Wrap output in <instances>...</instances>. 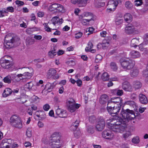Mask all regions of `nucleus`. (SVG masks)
<instances>
[{
  "label": "nucleus",
  "instance_id": "obj_1",
  "mask_svg": "<svg viewBox=\"0 0 148 148\" xmlns=\"http://www.w3.org/2000/svg\"><path fill=\"white\" fill-rule=\"evenodd\" d=\"M10 124L15 128L21 129L23 127L21 118L17 114H14L10 118L9 121Z\"/></svg>",
  "mask_w": 148,
  "mask_h": 148
},
{
  "label": "nucleus",
  "instance_id": "obj_2",
  "mask_svg": "<svg viewBox=\"0 0 148 148\" xmlns=\"http://www.w3.org/2000/svg\"><path fill=\"white\" fill-rule=\"evenodd\" d=\"M121 114L125 121H129V120L134 119L136 116L134 111L129 109H127L126 110L123 109Z\"/></svg>",
  "mask_w": 148,
  "mask_h": 148
},
{
  "label": "nucleus",
  "instance_id": "obj_3",
  "mask_svg": "<svg viewBox=\"0 0 148 148\" xmlns=\"http://www.w3.org/2000/svg\"><path fill=\"white\" fill-rule=\"evenodd\" d=\"M120 62L122 67L124 69L127 70L132 69L135 64L134 61L128 58L121 59Z\"/></svg>",
  "mask_w": 148,
  "mask_h": 148
},
{
  "label": "nucleus",
  "instance_id": "obj_4",
  "mask_svg": "<svg viewBox=\"0 0 148 148\" xmlns=\"http://www.w3.org/2000/svg\"><path fill=\"white\" fill-rule=\"evenodd\" d=\"M109 128L113 132H121L124 131L126 127V124H123L120 126L116 125L111 123H108Z\"/></svg>",
  "mask_w": 148,
  "mask_h": 148
},
{
  "label": "nucleus",
  "instance_id": "obj_5",
  "mask_svg": "<svg viewBox=\"0 0 148 148\" xmlns=\"http://www.w3.org/2000/svg\"><path fill=\"white\" fill-rule=\"evenodd\" d=\"M50 11H56V12H63L65 11L63 6L58 3H54L50 5L48 8Z\"/></svg>",
  "mask_w": 148,
  "mask_h": 148
},
{
  "label": "nucleus",
  "instance_id": "obj_6",
  "mask_svg": "<svg viewBox=\"0 0 148 148\" xmlns=\"http://www.w3.org/2000/svg\"><path fill=\"white\" fill-rule=\"evenodd\" d=\"M54 135V134L52 135V138L51 140L53 144L52 147L53 148H59L61 146V144L60 142V137L58 135L56 136Z\"/></svg>",
  "mask_w": 148,
  "mask_h": 148
},
{
  "label": "nucleus",
  "instance_id": "obj_7",
  "mask_svg": "<svg viewBox=\"0 0 148 148\" xmlns=\"http://www.w3.org/2000/svg\"><path fill=\"white\" fill-rule=\"evenodd\" d=\"M9 37H11L9 35H6L5 39L4 45L5 47L7 48H10L13 46V44L15 43L16 41L15 37H12L10 40H7L6 38Z\"/></svg>",
  "mask_w": 148,
  "mask_h": 148
},
{
  "label": "nucleus",
  "instance_id": "obj_8",
  "mask_svg": "<svg viewBox=\"0 0 148 148\" xmlns=\"http://www.w3.org/2000/svg\"><path fill=\"white\" fill-rule=\"evenodd\" d=\"M120 106L112 107V106L108 105L107 110L109 113L112 116H114L118 114L121 109Z\"/></svg>",
  "mask_w": 148,
  "mask_h": 148
},
{
  "label": "nucleus",
  "instance_id": "obj_9",
  "mask_svg": "<svg viewBox=\"0 0 148 148\" xmlns=\"http://www.w3.org/2000/svg\"><path fill=\"white\" fill-rule=\"evenodd\" d=\"M6 57L9 58L8 56H6L1 58L0 60V64L3 68L8 69L10 67V62L9 60H6Z\"/></svg>",
  "mask_w": 148,
  "mask_h": 148
},
{
  "label": "nucleus",
  "instance_id": "obj_10",
  "mask_svg": "<svg viewBox=\"0 0 148 148\" xmlns=\"http://www.w3.org/2000/svg\"><path fill=\"white\" fill-rule=\"evenodd\" d=\"M98 119L99 121L95 126V129L98 131H101L104 129L105 123L104 119L102 117H100Z\"/></svg>",
  "mask_w": 148,
  "mask_h": 148
},
{
  "label": "nucleus",
  "instance_id": "obj_11",
  "mask_svg": "<svg viewBox=\"0 0 148 148\" xmlns=\"http://www.w3.org/2000/svg\"><path fill=\"white\" fill-rule=\"evenodd\" d=\"M102 136L104 138L111 140L114 138V135L112 132L110 130H105L102 133Z\"/></svg>",
  "mask_w": 148,
  "mask_h": 148
},
{
  "label": "nucleus",
  "instance_id": "obj_12",
  "mask_svg": "<svg viewBox=\"0 0 148 148\" xmlns=\"http://www.w3.org/2000/svg\"><path fill=\"white\" fill-rule=\"evenodd\" d=\"M125 32L128 34H136L137 32L135 29L134 27L131 24H129L125 27Z\"/></svg>",
  "mask_w": 148,
  "mask_h": 148
},
{
  "label": "nucleus",
  "instance_id": "obj_13",
  "mask_svg": "<svg viewBox=\"0 0 148 148\" xmlns=\"http://www.w3.org/2000/svg\"><path fill=\"white\" fill-rule=\"evenodd\" d=\"M116 117V119H111L110 120V123L119 126L122 125L123 124H126L125 121L123 120V119L119 117Z\"/></svg>",
  "mask_w": 148,
  "mask_h": 148
},
{
  "label": "nucleus",
  "instance_id": "obj_14",
  "mask_svg": "<svg viewBox=\"0 0 148 148\" xmlns=\"http://www.w3.org/2000/svg\"><path fill=\"white\" fill-rule=\"evenodd\" d=\"M79 123V120H76L74 123H73V124L71 127V130L74 131V134L75 137L77 138H78V136L80 135V132L79 131L77 132V134L75 130L77 129V127L78 126Z\"/></svg>",
  "mask_w": 148,
  "mask_h": 148
},
{
  "label": "nucleus",
  "instance_id": "obj_15",
  "mask_svg": "<svg viewBox=\"0 0 148 148\" xmlns=\"http://www.w3.org/2000/svg\"><path fill=\"white\" fill-rule=\"evenodd\" d=\"M122 99L120 97H114L109 100L107 105L110 106L111 103L120 104L121 103Z\"/></svg>",
  "mask_w": 148,
  "mask_h": 148
},
{
  "label": "nucleus",
  "instance_id": "obj_16",
  "mask_svg": "<svg viewBox=\"0 0 148 148\" xmlns=\"http://www.w3.org/2000/svg\"><path fill=\"white\" fill-rule=\"evenodd\" d=\"M122 88L126 91H132V86L127 82H124L122 84Z\"/></svg>",
  "mask_w": 148,
  "mask_h": 148
},
{
  "label": "nucleus",
  "instance_id": "obj_17",
  "mask_svg": "<svg viewBox=\"0 0 148 148\" xmlns=\"http://www.w3.org/2000/svg\"><path fill=\"white\" fill-rule=\"evenodd\" d=\"M53 24L55 25L56 24L59 23L60 25L62 24L63 22V20L62 18L60 19L58 16H57L52 18L51 19Z\"/></svg>",
  "mask_w": 148,
  "mask_h": 148
},
{
  "label": "nucleus",
  "instance_id": "obj_18",
  "mask_svg": "<svg viewBox=\"0 0 148 148\" xmlns=\"http://www.w3.org/2000/svg\"><path fill=\"white\" fill-rule=\"evenodd\" d=\"M11 76L13 79L15 80L16 81L18 82L21 80L24 79L22 77V74H19L16 75V74H11Z\"/></svg>",
  "mask_w": 148,
  "mask_h": 148
},
{
  "label": "nucleus",
  "instance_id": "obj_19",
  "mask_svg": "<svg viewBox=\"0 0 148 148\" xmlns=\"http://www.w3.org/2000/svg\"><path fill=\"white\" fill-rule=\"evenodd\" d=\"M139 101L140 102L143 104H146L147 102V97L145 95L142 94H140L139 96Z\"/></svg>",
  "mask_w": 148,
  "mask_h": 148
},
{
  "label": "nucleus",
  "instance_id": "obj_20",
  "mask_svg": "<svg viewBox=\"0 0 148 148\" xmlns=\"http://www.w3.org/2000/svg\"><path fill=\"white\" fill-rule=\"evenodd\" d=\"M56 114L61 118H64L66 116V112L60 108H58L56 110Z\"/></svg>",
  "mask_w": 148,
  "mask_h": 148
},
{
  "label": "nucleus",
  "instance_id": "obj_21",
  "mask_svg": "<svg viewBox=\"0 0 148 148\" xmlns=\"http://www.w3.org/2000/svg\"><path fill=\"white\" fill-rule=\"evenodd\" d=\"M71 2L73 4H81L82 6H85L88 0H71Z\"/></svg>",
  "mask_w": 148,
  "mask_h": 148
},
{
  "label": "nucleus",
  "instance_id": "obj_22",
  "mask_svg": "<svg viewBox=\"0 0 148 148\" xmlns=\"http://www.w3.org/2000/svg\"><path fill=\"white\" fill-rule=\"evenodd\" d=\"M12 93V90L9 88H7L4 90L2 95L3 97H6L11 95Z\"/></svg>",
  "mask_w": 148,
  "mask_h": 148
},
{
  "label": "nucleus",
  "instance_id": "obj_23",
  "mask_svg": "<svg viewBox=\"0 0 148 148\" xmlns=\"http://www.w3.org/2000/svg\"><path fill=\"white\" fill-rule=\"evenodd\" d=\"M108 99V97L106 94H103L100 97L99 102L102 104L105 103Z\"/></svg>",
  "mask_w": 148,
  "mask_h": 148
},
{
  "label": "nucleus",
  "instance_id": "obj_24",
  "mask_svg": "<svg viewBox=\"0 0 148 148\" xmlns=\"http://www.w3.org/2000/svg\"><path fill=\"white\" fill-rule=\"evenodd\" d=\"M130 55L132 58H138L140 56V54L138 51L134 50L130 52Z\"/></svg>",
  "mask_w": 148,
  "mask_h": 148
},
{
  "label": "nucleus",
  "instance_id": "obj_25",
  "mask_svg": "<svg viewBox=\"0 0 148 148\" xmlns=\"http://www.w3.org/2000/svg\"><path fill=\"white\" fill-rule=\"evenodd\" d=\"M139 38H134L131 41L130 45L132 47H136L139 44Z\"/></svg>",
  "mask_w": 148,
  "mask_h": 148
},
{
  "label": "nucleus",
  "instance_id": "obj_26",
  "mask_svg": "<svg viewBox=\"0 0 148 148\" xmlns=\"http://www.w3.org/2000/svg\"><path fill=\"white\" fill-rule=\"evenodd\" d=\"M125 21L127 23H130L131 22L132 19V15L129 13L125 14L124 16Z\"/></svg>",
  "mask_w": 148,
  "mask_h": 148
},
{
  "label": "nucleus",
  "instance_id": "obj_27",
  "mask_svg": "<svg viewBox=\"0 0 148 148\" xmlns=\"http://www.w3.org/2000/svg\"><path fill=\"white\" fill-rule=\"evenodd\" d=\"M37 112H39V114H37L36 116L40 119L43 120L46 118V115L45 114V112L43 111H38Z\"/></svg>",
  "mask_w": 148,
  "mask_h": 148
},
{
  "label": "nucleus",
  "instance_id": "obj_28",
  "mask_svg": "<svg viewBox=\"0 0 148 148\" xmlns=\"http://www.w3.org/2000/svg\"><path fill=\"white\" fill-rule=\"evenodd\" d=\"M57 73L56 71L53 69H51L49 70V72L47 74V76L48 78L53 77L55 74Z\"/></svg>",
  "mask_w": 148,
  "mask_h": 148
},
{
  "label": "nucleus",
  "instance_id": "obj_29",
  "mask_svg": "<svg viewBox=\"0 0 148 148\" xmlns=\"http://www.w3.org/2000/svg\"><path fill=\"white\" fill-rule=\"evenodd\" d=\"M133 86L135 89H138L141 88L142 84L139 81H136L134 82Z\"/></svg>",
  "mask_w": 148,
  "mask_h": 148
},
{
  "label": "nucleus",
  "instance_id": "obj_30",
  "mask_svg": "<svg viewBox=\"0 0 148 148\" xmlns=\"http://www.w3.org/2000/svg\"><path fill=\"white\" fill-rule=\"evenodd\" d=\"M33 72H29L28 71L27 72H25L24 73L22 74V77L25 78H29L31 77L32 75Z\"/></svg>",
  "mask_w": 148,
  "mask_h": 148
},
{
  "label": "nucleus",
  "instance_id": "obj_31",
  "mask_svg": "<svg viewBox=\"0 0 148 148\" xmlns=\"http://www.w3.org/2000/svg\"><path fill=\"white\" fill-rule=\"evenodd\" d=\"M139 71L137 69H134L130 72V75L132 77H136L138 74Z\"/></svg>",
  "mask_w": 148,
  "mask_h": 148
},
{
  "label": "nucleus",
  "instance_id": "obj_32",
  "mask_svg": "<svg viewBox=\"0 0 148 148\" xmlns=\"http://www.w3.org/2000/svg\"><path fill=\"white\" fill-rule=\"evenodd\" d=\"M12 78L11 74L5 77L3 79V80L5 83L9 84L11 82Z\"/></svg>",
  "mask_w": 148,
  "mask_h": 148
},
{
  "label": "nucleus",
  "instance_id": "obj_33",
  "mask_svg": "<svg viewBox=\"0 0 148 148\" xmlns=\"http://www.w3.org/2000/svg\"><path fill=\"white\" fill-rule=\"evenodd\" d=\"M125 5L127 9L128 10L131 9L133 8V5L131 2L129 1H127L125 2Z\"/></svg>",
  "mask_w": 148,
  "mask_h": 148
},
{
  "label": "nucleus",
  "instance_id": "obj_34",
  "mask_svg": "<svg viewBox=\"0 0 148 148\" xmlns=\"http://www.w3.org/2000/svg\"><path fill=\"white\" fill-rule=\"evenodd\" d=\"M68 110L71 112H73L75 110V104H67Z\"/></svg>",
  "mask_w": 148,
  "mask_h": 148
},
{
  "label": "nucleus",
  "instance_id": "obj_35",
  "mask_svg": "<svg viewBox=\"0 0 148 148\" xmlns=\"http://www.w3.org/2000/svg\"><path fill=\"white\" fill-rule=\"evenodd\" d=\"M109 75L106 72L103 73L101 79L104 81L108 80L109 79Z\"/></svg>",
  "mask_w": 148,
  "mask_h": 148
},
{
  "label": "nucleus",
  "instance_id": "obj_36",
  "mask_svg": "<svg viewBox=\"0 0 148 148\" xmlns=\"http://www.w3.org/2000/svg\"><path fill=\"white\" fill-rule=\"evenodd\" d=\"M111 92L114 94L116 93L118 95L121 96L123 94V90H121L116 89L112 90L111 91Z\"/></svg>",
  "mask_w": 148,
  "mask_h": 148
},
{
  "label": "nucleus",
  "instance_id": "obj_37",
  "mask_svg": "<svg viewBox=\"0 0 148 148\" xmlns=\"http://www.w3.org/2000/svg\"><path fill=\"white\" fill-rule=\"evenodd\" d=\"M110 68L114 71H116L118 69V66L114 62H111L110 65Z\"/></svg>",
  "mask_w": 148,
  "mask_h": 148
},
{
  "label": "nucleus",
  "instance_id": "obj_38",
  "mask_svg": "<svg viewBox=\"0 0 148 148\" xmlns=\"http://www.w3.org/2000/svg\"><path fill=\"white\" fill-rule=\"evenodd\" d=\"M53 84L50 83H48L46 85L45 89L47 90H49L50 91L53 89Z\"/></svg>",
  "mask_w": 148,
  "mask_h": 148
},
{
  "label": "nucleus",
  "instance_id": "obj_39",
  "mask_svg": "<svg viewBox=\"0 0 148 148\" xmlns=\"http://www.w3.org/2000/svg\"><path fill=\"white\" fill-rule=\"evenodd\" d=\"M140 141L139 137L137 136L134 137L132 140V142L135 144L138 143Z\"/></svg>",
  "mask_w": 148,
  "mask_h": 148
},
{
  "label": "nucleus",
  "instance_id": "obj_40",
  "mask_svg": "<svg viewBox=\"0 0 148 148\" xmlns=\"http://www.w3.org/2000/svg\"><path fill=\"white\" fill-rule=\"evenodd\" d=\"M32 129L30 128H28L26 132V135L28 137H31L32 136Z\"/></svg>",
  "mask_w": 148,
  "mask_h": 148
},
{
  "label": "nucleus",
  "instance_id": "obj_41",
  "mask_svg": "<svg viewBox=\"0 0 148 148\" xmlns=\"http://www.w3.org/2000/svg\"><path fill=\"white\" fill-rule=\"evenodd\" d=\"M93 45L91 42H89L88 44V46L86 47L85 48V51H86L87 52L90 51L91 49L93 47Z\"/></svg>",
  "mask_w": 148,
  "mask_h": 148
},
{
  "label": "nucleus",
  "instance_id": "obj_42",
  "mask_svg": "<svg viewBox=\"0 0 148 148\" xmlns=\"http://www.w3.org/2000/svg\"><path fill=\"white\" fill-rule=\"evenodd\" d=\"M87 132L89 133L93 134L94 132V127L92 126H89L87 128Z\"/></svg>",
  "mask_w": 148,
  "mask_h": 148
},
{
  "label": "nucleus",
  "instance_id": "obj_43",
  "mask_svg": "<svg viewBox=\"0 0 148 148\" xmlns=\"http://www.w3.org/2000/svg\"><path fill=\"white\" fill-rule=\"evenodd\" d=\"M119 3L118 2L116 1V3L112 4V5H111L110 6H109V7H111V8H109V10H114L116 7L117 6L118 4Z\"/></svg>",
  "mask_w": 148,
  "mask_h": 148
},
{
  "label": "nucleus",
  "instance_id": "obj_44",
  "mask_svg": "<svg viewBox=\"0 0 148 148\" xmlns=\"http://www.w3.org/2000/svg\"><path fill=\"white\" fill-rule=\"evenodd\" d=\"M83 15L84 17H88V19L92 18V15L90 13L87 12H84L83 14Z\"/></svg>",
  "mask_w": 148,
  "mask_h": 148
},
{
  "label": "nucleus",
  "instance_id": "obj_45",
  "mask_svg": "<svg viewBox=\"0 0 148 148\" xmlns=\"http://www.w3.org/2000/svg\"><path fill=\"white\" fill-rule=\"evenodd\" d=\"M33 86V83L32 82H28L25 85V87L29 90H30L32 89Z\"/></svg>",
  "mask_w": 148,
  "mask_h": 148
},
{
  "label": "nucleus",
  "instance_id": "obj_46",
  "mask_svg": "<svg viewBox=\"0 0 148 148\" xmlns=\"http://www.w3.org/2000/svg\"><path fill=\"white\" fill-rule=\"evenodd\" d=\"M89 121L91 123H94L96 121V118L94 116H90L89 118Z\"/></svg>",
  "mask_w": 148,
  "mask_h": 148
},
{
  "label": "nucleus",
  "instance_id": "obj_47",
  "mask_svg": "<svg viewBox=\"0 0 148 148\" xmlns=\"http://www.w3.org/2000/svg\"><path fill=\"white\" fill-rule=\"evenodd\" d=\"M91 20L92 18L88 19H83V20L82 22V23L84 25H87L89 24V23H87V22H89Z\"/></svg>",
  "mask_w": 148,
  "mask_h": 148
},
{
  "label": "nucleus",
  "instance_id": "obj_48",
  "mask_svg": "<svg viewBox=\"0 0 148 148\" xmlns=\"http://www.w3.org/2000/svg\"><path fill=\"white\" fill-rule=\"evenodd\" d=\"M102 56L100 55H97L96 57L95 62L98 63L102 59Z\"/></svg>",
  "mask_w": 148,
  "mask_h": 148
},
{
  "label": "nucleus",
  "instance_id": "obj_49",
  "mask_svg": "<svg viewBox=\"0 0 148 148\" xmlns=\"http://www.w3.org/2000/svg\"><path fill=\"white\" fill-rule=\"evenodd\" d=\"M95 6L96 7L100 8L101 6H104L105 4L104 3H100L96 2L95 3Z\"/></svg>",
  "mask_w": 148,
  "mask_h": 148
},
{
  "label": "nucleus",
  "instance_id": "obj_50",
  "mask_svg": "<svg viewBox=\"0 0 148 148\" xmlns=\"http://www.w3.org/2000/svg\"><path fill=\"white\" fill-rule=\"evenodd\" d=\"M131 132H127L123 134V137L125 139H126V138H128L129 136H131Z\"/></svg>",
  "mask_w": 148,
  "mask_h": 148
},
{
  "label": "nucleus",
  "instance_id": "obj_51",
  "mask_svg": "<svg viewBox=\"0 0 148 148\" xmlns=\"http://www.w3.org/2000/svg\"><path fill=\"white\" fill-rule=\"evenodd\" d=\"M135 5L136 6H139L141 5L143 3L142 0H136Z\"/></svg>",
  "mask_w": 148,
  "mask_h": 148
},
{
  "label": "nucleus",
  "instance_id": "obj_52",
  "mask_svg": "<svg viewBox=\"0 0 148 148\" xmlns=\"http://www.w3.org/2000/svg\"><path fill=\"white\" fill-rule=\"evenodd\" d=\"M43 109L45 111H48L50 108V106L48 104H46L43 106Z\"/></svg>",
  "mask_w": 148,
  "mask_h": 148
},
{
  "label": "nucleus",
  "instance_id": "obj_53",
  "mask_svg": "<svg viewBox=\"0 0 148 148\" xmlns=\"http://www.w3.org/2000/svg\"><path fill=\"white\" fill-rule=\"evenodd\" d=\"M109 42L108 41L106 43H101V46L103 49H104L108 47L109 45Z\"/></svg>",
  "mask_w": 148,
  "mask_h": 148
},
{
  "label": "nucleus",
  "instance_id": "obj_54",
  "mask_svg": "<svg viewBox=\"0 0 148 148\" xmlns=\"http://www.w3.org/2000/svg\"><path fill=\"white\" fill-rule=\"evenodd\" d=\"M94 30V29L92 27H90L88 28H87L86 30V32L88 31L89 32L88 34L89 35V34L92 33L93 31Z\"/></svg>",
  "mask_w": 148,
  "mask_h": 148
},
{
  "label": "nucleus",
  "instance_id": "obj_55",
  "mask_svg": "<svg viewBox=\"0 0 148 148\" xmlns=\"http://www.w3.org/2000/svg\"><path fill=\"white\" fill-rule=\"evenodd\" d=\"M15 3L16 4L18 5L19 6L23 5L24 4L23 2L19 0L16 1Z\"/></svg>",
  "mask_w": 148,
  "mask_h": 148
},
{
  "label": "nucleus",
  "instance_id": "obj_56",
  "mask_svg": "<svg viewBox=\"0 0 148 148\" xmlns=\"http://www.w3.org/2000/svg\"><path fill=\"white\" fill-rule=\"evenodd\" d=\"M82 33L80 32H79L75 34V37L77 39H79L82 37Z\"/></svg>",
  "mask_w": 148,
  "mask_h": 148
},
{
  "label": "nucleus",
  "instance_id": "obj_57",
  "mask_svg": "<svg viewBox=\"0 0 148 148\" xmlns=\"http://www.w3.org/2000/svg\"><path fill=\"white\" fill-rule=\"evenodd\" d=\"M20 101V103H23L27 101L25 97H21L18 99Z\"/></svg>",
  "mask_w": 148,
  "mask_h": 148
},
{
  "label": "nucleus",
  "instance_id": "obj_58",
  "mask_svg": "<svg viewBox=\"0 0 148 148\" xmlns=\"http://www.w3.org/2000/svg\"><path fill=\"white\" fill-rule=\"evenodd\" d=\"M75 102L74 99H73L71 98L68 101L67 104H75Z\"/></svg>",
  "mask_w": 148,
  "mask_h": 148
},
{
  "label": "nucleus",
  "instance_id": "obj_59",
  "mask_svg": "<svg viewBox=\"0 0 148 148\" xmlns=\"http://www.w3.org/2000/svg\"><path fill=\"white\" fill-rule=\"evenodd\" d=\"M37 14L39 17H42L44 16L45 14L43 12L39 11L38 12Z\"/></svg>",
  "mask_w": 148,
  "mask_h": 148
},
{
  "label": "nucleus",
  "instance_id": "obj_60",
  "mask_svg": "<svg viewBox=\"0 0 148 148\" xmlns=\"http://www.w3.org/2000/svg\"><path fill=\"white\" fill-rule=\"evenodd\" d=\"M34 38L36 40H40L42 38V36L40 35H35L34 36Z\"/></svg>",
  "mask_w": 148,
  "mask_h": 148
},
{
  "label": "nucleus",
  "instance_id": "obj_61",
  "mask_svg": "<svg viewBox=\"0 0 148 148\" xmlns=\"http://www.w3.org/2000/svg\"><path fill=\"white\" fill-rule=\"evenodd\" d=\"M7 9L9 12H13L14 10V8L12 7H8L7 8Z\"/></svg>",
  "mask_w": 148,
  "mask_h": 148
},
{
  "label": "nucleus",
  "instance_id": "obj_62",
  "mask_svg": "<svg viewBox=\"0 0 148 148\" xmlns=\"http://www.w3.org/2000/svg\"><path fill=\"white\" fill-rule=\"evenodd\" d=\"M76 83L77 84L78 86H81L82 85V82L80 79H78L76 82Z\"/></svg>",
  "mask_w": 148,
  "mask_h": 148
},
{
  "label": "nucleus",
  "instance_id": "obj_63",
  "mask_svg": "<svg viewBox=\"0 0 148 148\" xmlns=\"http://www.w3.org/2000/svg\"><path fill=\"white\" fill-rule=\"evenodd\" d=\"M107 32L106 31H103L100 33L101 36L103 37H105L106 36Z\"/></svg>",
  "mask_w": 148,
  "mask_h": 148
},
{
  "label": "nucleus",
  "instance_id": "obj_64",
  "mask_svg": "<svg viewBox=\"0 0 148 148\" xmlns=\"http://www.w3.org/2000/svg\"><path fill=\"white\" fill-rule=\"evenodd\" d=\"M144 41L147 43H148V33L145 34Z\"/></svg>",
  "mask_w": 148,
  "mask_h": 148
}]
</instances>
